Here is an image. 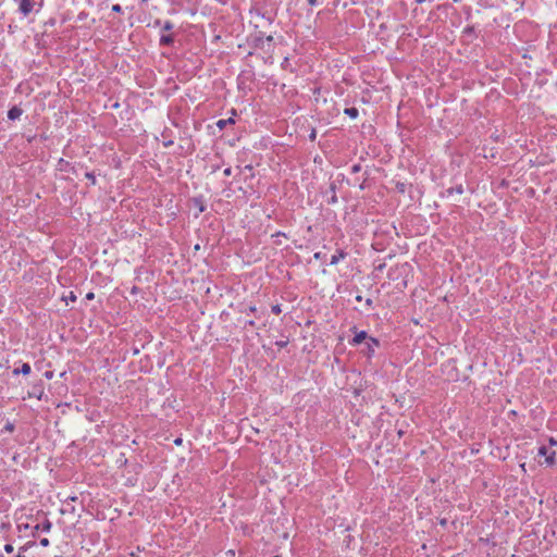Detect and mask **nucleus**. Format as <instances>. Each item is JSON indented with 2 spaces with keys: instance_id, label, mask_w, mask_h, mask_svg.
<instances>
[{
  "instance_id": "nucleus-1",
  "label": "nucleus",
  "mask_w": 557,
  "mask_h": 557,
  "mask_svg": "<svg viewBox=\"0 0 557 557\" xmlns=\"http://www.w3.org/2000/svg\"><path fill=\"white\" fill-rule=\"evenodd\" d=\"M411 272V267L408 263L396 264L389 269L388 276L391 280L401 278V282L397 286L405 288L408 282V275Z\"/></svg>"
},
{
  "instance_id": "nucleus-2",
  "label": "nucleus",
  "mask_w": 557,
  "mask_h": 557,
  "mask_svg": "<svg viewBox=\"0 0 557 557\" xmlns=\"http://www.w3.org/2000/svg\"><path fill=\"white\" fill-rule=\"evenodd\" d=\"M42 0H21L20 1V11L23 15H28L32 13L36 7H41Z\"/></svg>"
},
{
  "instance_id": "nucleus-3",
  "label": "nucleus",
  "mask_w": 557,
  "mask_h": 557,
  "mask_svg": "<svg viewBox=\"0 0 557 557\" xmlns=\"http://www.w3.org/2000/svg\"><path fill=\"white\" fill-rule=\"evenodd\" d=\"M539 455L545 456V462L549 466L555 462V451L548 453V449L545 446L540 447Z\"/></svg>"
},
{
  "instance_id": "nucleus-4",
  "label": "nucleus",
  "mask_w": 557,
  "mask_h": 557,
  "mask_svg": "<svg viewBox=\"0 0 557 557\" xmlns=\"http://www.w3.org/2000/svg\"><path fill=\"white\" fill-rule=\"evenodd\" d=\"M366 347L368 356L371 357L374 354L375 349L379 347V341L376 338L369 337L368 341L366 342Z\"/></svg>"
},
{
  "instance_id": "nucleus-5",
  "label": "nucleus",
  "mask_w": 557,
  "mask_h": 557,
  "mask_svg": "<svg viewBox=\"0 0 557 557\" xmlns=\"http://www.w3.org/2000/svg\"><path fill=\"white\" fill-rule=\"evenodd\" d=\"M30 371H32L30 366H29L28 363H26V362H25V363H22V366H21V368H20V369L15 368V369L13 370V374H14V375H17V374L28 375V374L30 373Z\"/></svg>"
},
{
  "instance_id": "nucleus-6",
  "label": "nucleus",
  "mask_w": 557,
  "mask_h": 557,
  "mask_svg": "<svg viewBox=\"0 0 557 557\" xmlns=\"http://www.w3.org/2000/svg\"><path fill=\"white\" fill-rule=\"evenodd\" d=\"M368 338V334L364 331H361L355 335L351 341V345H359Z\"/></svg>"
},
{
  "instance_id": "nucleus-7",
  "label": "nucleus",
  "mask_w": 557,
  "mask_h": 557,
  "mask_svg": "<svg viewBox=\"0 0 557 557\" xmlns=\"http://www.w3.org/2000/svg\"><path fill=\"white\" fill-rule=\"evenodd\" d=\"M51 525H52L51 522L48 519H46L41 524H36L34 527V531L35 532H38V531L49 532L51 529Z\"/></svg>"
},
{
  "instance_id": "nucleus-8",
  "label": "nucleus",
  "mask_w": 557,
  "mask_h": 557,
  "mask_svg": "<svg viewBox=\"0 0 557 557\" xmlns=\"http://www.w3.org/2000/svg\"><path fill=\"white\" fill-rule=\"evenodd\" d=\"M346 253L343 250H338L337 253L333 255L331 258V264H337L339 260L345 259Z\"/></svg>"
},
{
  "instance_id": "nucleus-9",
  "label": "nucleus",
  "mask_w": 557,
  "mask_h": 557,
  "mask_svg": "<svg viewBox=\"0 0 557 557\" xmlns=\"http://www.w3.org/2000/svg\"><path fill=\"white\" fill-rule=\"evenodd\" d=\"M22 114V110L14 107L12 108L9 112H8V116L10 120H15V119H18L20 115Z\"/></svg>"
},
{
  "instance_id": "nucleus-10",
  "label": "nucleus",
  "mask_w": 557,
  "mask_h": 557,
  "mask_svg": "<svg viewBox=\"0 0 557 557\" xmlns=\"http://www.w3.org/2000/svg\"><path fill=\"white\" fill-rule=\"evenodd\" d=\"M235 121L233 117H230L227 120H219L216 122V126L220 128V129H223L227 124H234Z\"/></svg>"
},
{
  "instance_id": "nucleus-11",
  "label": "nucleus",
  "mask_w": 557,
  "mask_h": 557,
  "mask_svg": "<svg viewBox=\"0 0 557 557\" xmlns=\"http://www.w3.org/2000/svg\"><path fill=\"white\" fill-rule=\"evenodd\" d=\"M173 42V36L172 35H162L160 38L161 45H170Z\"/></svg>"
},
{
  "instance_id": "nucleus-12",
  "label": "nucleus",
  "mask_w": 557,
  "mask_h": 557,
  "mask_svg": "<svg viewBox=\"0 0 557 557\" xmlns=\"http://www.w3.org/2000/svg\"><path fill=\"white\" fill-rule=\"evenodd\" d=\"M345 113L352 119H356L358 116V110L356 108H347L345 109Z\"/></svg>"
},
{
  "instance_id": "nucleus-13",
  "label": "nucleus",
  "mask_w": 557,
  "mask_h": 557,
  "mask_svg": "<svg viewBox=\"0 0 557 557\" xmlns=\"http://www.w3.org/2000/svg\"><path fill=\"white\" fill-rule=\"evenodd\" d=\"M15 430V426L12 422H7L3 426V431L8 433H12Z\"/></svg>"
},
{
  "instance_id": "nucleus-14",
  "label": "nucleus",
  "mask_w": 557,
  "mask_h": 557,
  "mask_svg": "<svg viewBox=\"0 0 557 557\" xmlns=\"http://www.w3.org/2000/svg\"><path fill=\"white\" fill-rule=\"evenodd\" d=\"M85 177H86L88 181H90V183H91L92 185H96V177H95V175H94L92 173L87 172V173L85 174Z\"/></svg>"
},
{
  "instance_id": "nucleus-15",
  "label": "nucleus",
  "mask_w": 557,
  "mask_h": 557,
  "mask_svg": "<svg viewBox=\"0 0 557 557\" xmlns=\"http://www.w3.org/2000/svg\"><path fill=\"white\" fill-rule=\"evenodd\" d=\"M65 301L70 300L72 302L76 301V295L74 294V292H70V294L63 298Z\"/></svg>"
},
{
  "instance_id": "nucleus-16",
  "label": "nucleus",
  "mask_w": 557,
  "mask_h": 557,
  "mask_svg": "<svg viewBox=\"0 0 557 557\" xmlns=\"http://www.w3.org/2000/svg\"><path fill=\"white\" fill-rule=\"evenodd\" d=\"M271 310H272V312H273L274 314H280V313L282 312V309H281V306H280V305H274V306H272Z\"/></svg>"
},
{
  "instance_id": "nucleus-17",
  "label": "nucleus",
  "mask_w": 557,
  "mask_h": 557,
  "mask_svg": "<svg viewBox=\"0 0 557 557\" xmlns=\"http://www.w3.org/2000/svg\"><path fill=\"white\" fill-rule=\"evenodd\" d=\"M4 550L10 554V553H12L14 550V547H13L12 544H5L4 545Z\"/></svg>"
},
{
  "instance_id": "nucleus-18",
  "label": "nucleus",
  "mask_w": 557,
  "mask_h": 557,
  "mask_svg": "<svg viewBox=\"0 0 557 557\" xmlns=\"http://www.w3.org/2000/svg\"><path fill=\"white\" fill-rule=\"evenodd\" d=\"M112 11L116 12V13H121L122 12V8H121L120 4H114V5H112Z\"/></svg>"
},
{
  "instance_id": "nucleus-19",
  "label": "nucleus",
  "mask_w": 557,
  "mask_h": 557,
  "mask_svg": "<svg viewBox=\"0 0 557 557\" xmlns=\"http://www.w3.org/2000/svg\"><path fill=\"white\" fill-rule=\"evenodd\" d=\"M172 27H173V25H172V23H171V22H165V24H164V26H163V29H164V30H170V29H172Z\"/></svg>"
},
{
  "instance_id": "nucleus-20",
  "label": "nucleus",
  "mask_w": 557,
  "mask_h": 557,
  "mask_svg": "<svg viewBox=\"0 0 557 557\" xmlns=\"http://www.w3.org/2000/svg\"><path fill=\"white\" fill-rule=\"evenodd\" d=\"M95 298V294L92 292H89L86 294V299L92 300Z\"/></svg>"
},
{
  "instance_id": "nucleus-21",
  "label": "nucleus",
  "mask_w": 557,
  "mask_h": 557,
  "mask_svg": "<svg viewBox=\"0 0 557 557\" xmlns=\"http://www.w3.org/2000/svg\"><path fill=\"white\" fill-rule=\"evenodd\" d=\"M315 137H317V132H315V129H312V132H311V134H310L309 138H310V140H312V141H313V140L315 139Z\"/></svg>"
},
{
  "instance_id": "nucleus-22",
  "label": "nucleus",
  "mask_w": 557,
  "mask_h": 557,
  "mask_svg": "<svg viewBox=\"0 0 557 557\" xmlns=\"http://www.w3.org/2000/svg\"><path fill=\"white\" fill-rule=\"evenodd\" d=\"M40 544H41L42 546H48V545H49V540H48V539H46V537H45V539H41V540H40Z\"/></svg>"
},
{
  "instance_id": "nucleus-23",
  "label": "nucleus",
  "mask_w": 557,
  "mask_h": 557,
  "mask_svg": "<svg viewBox=\"0 0 557 557\" xmlns=\"http://www.w3.org/2000/svg\"><path fill=\"white\" fill-rule=\"evenodd\" d=\"M224 175L225 176H230L232 174V169L231 168H226L224 171H223Z\"/></svg>"
},
{
  "instance_id": "nucleus-24",
  "label": "nucleus",
  "mask_w": 557,
  "mask_h": 557,
  "mask_svg": "<svg viewBox=\"0 0 557 557\" xmlns=\"http://www.w3.org/2000/svg\"><path fill=\"white\" fill-rule=\"evenodd\" d=\"M548 442L553 446L557 445V441L554 437H550Z\"/></svg>"
},
{
  "instance_id": "nucleus-25",
  "label": "nucleus",
  "mask_w": 557,
  "mask_h": 557,
  "mask_svg": "<svg viewBox=\"0 0 557 557\" xmlns=\"http://www.w3.org/2000/svg\"><path fill=\"white\" fill-rule=\"evenodd\" d=\"M248 310H249V312L253 313V312H256V311H257V308H256L255 306H250V307L248 308Z\"/></svg>"
},
{
  "instance_id": "nucleus-26",
  "label": "nucleus",
  "mask_w": 557,
  "mask_h": 557,
  "mask_svg": "<svg viewBox=\"0 0 557 557\" xmlns=\"http://www.w3.org/2000/svg\"><path fill=\"white\" fill-rule=\"evenodd\" d=\"M45 376H46L47 379H51V377L53 376V373H52V372H46V373H45Z\"/></svg>"
},
{
  "instance_id": "nucleus-27",
  "label": "nucleus",
  "mask_w": 557,
  "mask_h": 557,
  "mask_svg": "<svg viewBox=\"0 0 557 557\" xmlns=\"http://www.w3.org/2000/svg\"><path fill=\"white\" fill-rule=\"evenodd\" d=\"M308 2H309L311 5H315V4H317V0H308Z\"/></svg>"
},
{
  "instance_id": "nucleus-28",
  "label": "nucleus",
  "mask_w": 557,
  "mask_h": 557,
  "mask_svg": "<svg viewBox=\"0 0 557 557\" xmlns=\"http://www.w3.org/2000/svg\"><path fill=\"white\" fill-rule=\"evenodd\" d=\"M314 258H315V259H320V252H315V253H314Z\"/></svg>"
},
{
  "instance_id": "nucleus-29",
  "label": "nucleus",
  "mask_w": 557,
  "mask_h": 557,
  "mask_svg": "<svg viewBox=\"0 0 557 557\" xmlns=\"http://www.w3.org/2000/svg\"><path fill=\"white\" fill-rule=\"evenodd\" d=\"M248 324H249L250 326H255V322H253L252 320L248 321Z\"/></svg>"
},
{
  "instance_id": "nucleus-30",
  "label": "nucleus",
  "mask_w": 557,
  "mask_h": 557,
  "mask_svg": "<svg viewBox=\"0 0 557 557\" xmlns=\"http://www.w3.org/2000/svg\"><path fill=\"white\" fill-rule=\"evenodd\" d=\"M181 442H182V440H181V438L175 440V444H176V445H180V444H181Z\"/></svg>"
},
{
  "instance_id": "nucleus-31",
  "label": "nucleus",
  "mask_w": 557,
  "mask_h": 557,
  "mask_svg": "<svg viewBox=\"0 0 557 557\" xmlns=\"http://www.w3.org/2000/svg\"><path fill=\"white\" fill-rule=\"evenodd\" d=\"M22 527H23V524H18V529H20V530L22 529ZM24 528H25V529H27V528H28V524H25V525H24Z\"/></svg>"
},
{
  "instance_id": "nucleus-32",
  "label": "nucleus",
  "mask_w": 557,
  "mask_h": 557,
  "mask_svg": "<svg viewBox=\"0 0 557 557\" xmlns=\"http://www.w3.org/2000/svg\"><path fill=\"white\" fill-rule=\"evenodd\" d=\"M425 0H416L417 3H423Z\"/></svg>"
},
{
  "instance_id": "nucleus-33",
  "label": "nucleus",
  "mask_w": 557,
  "mask_h": 557,
  "mask_svg": "<svg viewBox=\"0 0 557 557\" xmlns=\"http://www.w3.org/2000/svg\"><path fill=\"white\" fill-rule=\"evenodd\" d=\"M41 395H42V392L39 393V395L37 396L38 399L41 398Z\"/></svg>"
},
{
  "instance_id": "nucleus-34",
  "label": "nucleus",
  "mask_w": 557,
  "mask_h": 557,
  "mask_svg": "<svg viewBox=\"0 0 557 557\" xmlns=\"http://www.w3.org/2000/svg\"><path fill=\"white\" fill-rule=\"evenodd\" d=\"M274 557H280V556H274Z\"/></svg>"
}]
</instances>
